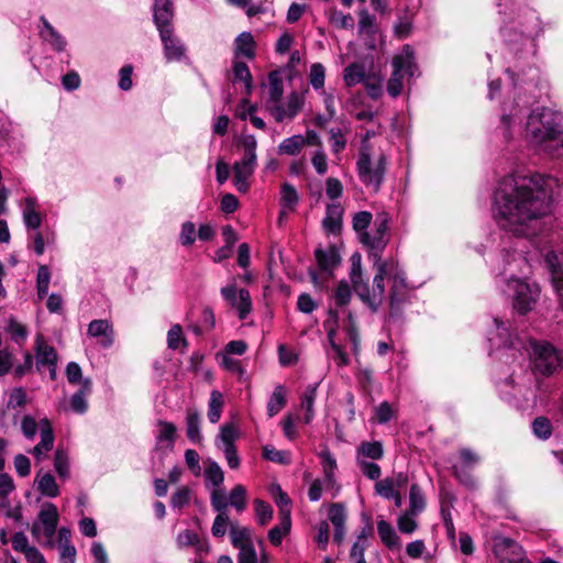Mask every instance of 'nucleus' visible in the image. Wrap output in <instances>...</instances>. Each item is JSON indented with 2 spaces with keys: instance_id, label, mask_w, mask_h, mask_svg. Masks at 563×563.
Instances as JSON below:
<instances>
[{
  "instance_id": "obj_1",
  "label": "nucleus",
  "mask_w": 563,
  "mask_h": 563,
  "mask_svg": "<svg viewBox=\"0 0 563 563\" xmlns=\"http://www.w3.org/2000/svg\"><path fill=\"white\" fill-rule=\"evenodd\" d=\"M501 178L494 195V211L501 229L516 236L531 238L540 219L552 211L554 178Z\"/></svg>"
},
{
  "instance_id": "obj_2",
  "label": "nucleus",
  "mask_w": 563,
  "mask_h": 563,
  "mask_svg": "<svg viewBox=\"0 0 563 563\" xmlns=\"http://www.w3.org/2000/svg\"><path fill=\"white\" fill-rule=\"evenodd\" d=\"M526 136L540 153L553 157L563 156V115L549 109L531 111L526 123Z\"/></svg>"
},
{
  "instance_id": "obj_3",
  "label": "nucleus",
  "mask_w": 563,
  "mask_h": 563,
  "mask_svg": "<svg viewBox=\"0 0 563 563\" xmlns=\"http://www.w3.org/2000/svg\"><path fill=\"white\" fill-rule=\"evenodd\" d=\"M391 65L394 70L387 82V92L396 98L402 91L404 76H415L417 65L415 63L413 49L409 45H405L401 53L394 56Z\"/></svg>"
},
{
  "instance_id": "obj_4",
  "label": "nucleus",
  "mask_w": 563,
  "mask_h": 563,
  "mask_svg": "<svg viewBox=\"0 0 563 563\" xmlns=\"http://www.w3.org/2000/svg\"><path fill=\"white\" fill-rule=\"evenodd\" d=\"M507 292L512 296L514 308L521 314H526L534 307L539 297V288L520 279L511 278L507 283Z\"/></svg>"
},
{
  "instance_id": "obj_5",
  "label": "nucleus",
  "mask_w": 563,
  "mask_h": 563,
  "mask_svg": "<svg viewBox=\"0 0 563 563\" xmlns=\"http://www.w3.org/2000/svg\"><path fill=\"white\" fill-rule=\"evenodd\" d=\"M533 354V368L540 375L550 376L562 365V358L558 350L548 342L536 343Z\"/></svg>"
},
{
  "instance_id": "obj_6",
  "label": "nucleus",
  "mask_w": 563,
  "mask_h": 563,
  "mask_svg": "<svg viewBox=\"0 0 563 563\" xmlns=\"http://www.w3.org/2000/svg\"><path fill=\"white\" fill-rule=\"evenodd\" d=\"M38 521L34 522L31 528L33 537L38 538L41 531V525L43 526V532L47 538L46 545L53 547V536L55 534L58 523V511L54 504L45 503L38 512Z\"/></svg>"
},
{
  "instance_id": "obj_7",
  "label": "nucleus",
  "mask_w": 563,
  "mask_h": 563,
  "mask_svg": "<svg viewBox=\"0 0 563 563\" xmlns=\"http://www.w3.org/2000/svg\"><path fill=\"white\" fill-rule=\"evenodd\" d=\"M221 295L224 300L239 312V318L244 320L252 309V300L247 289L241 288L236 290L234 284L221 288Z\"/></svg>"
},
{
  "instance_id": "obj_8",
  "label": "nucleus",
  "mask_w": 563,
  "mask_h": 563,
  "mask_svg": "<svg viewBox=\"0 0 563 563\" xmlns=\"http://www.w3.org/2000/svg\"><path fill=\"white\" fill-rule=\"evenodd\" d=\"M493 551L499 560L510 563L521 561L523 555L522 548L514 539L503 534L494 536Z\"/></svg>"
},
{
  "instance_id": "obj_9",
  "label": "nucleus",
  "mask_w": 563,
  "mask_h": 563,
  "mask_svg": "<svg viewBox=\"0 0 563 563\" xmlns=\"http://www.w3.org/2000/svg\"><path fill=\"white\" fill-rule=\"evenodd\" d=\"M174 31V27L158 31L164 48V56L168 62L180 60L186 54L184 43L175 35Z\"/></svg>"
},
{
  "instance_id": "obj_10",
  "label": "nucleus",
  "mask_w": 563,
  "mask_h": 563,
  "mask_svg": "<svg viewBox=\"0 0 563 563\" xmlns=\"http://www.w3.org/2000/svg\"><path fill=\"white\" fill-rule=\"evenodd\" d=\"M305 104V97L297 91L288 96L287 102L280 104L279 102L272 108V113L277 122H283L285 119H294L302 109Z\"/></svg>"
},
{
  "instance_id": "obj_11",
  "label": "nucleus",
  "mask_w": 563,
  "mask_h": 563,
  "mask_svg": "<svg viewBox=\"0 0 563 563\" xmlns=\"http://www.w3.org/2000/svg\"><path fill=\"white\" fill-rule=\"evenodd\" d=\"M87 334L98 339V344L103 349H109L114 342V330L110 321L106 319H96L88 324Z\"/></svg>"
},
{
  "instance_id": "obj_12",
  "label": "nucleus",
  "mask_w": 563,
  "mask_h": 563,
  "mask_svg": "<svg viewBox=\"0 0 563 563\" xmlns=\"http://www.w3.org/2000/svg\"><path fill=\"white\" fill-rule=\"evenodd\" d=\"M174 5L170 0H154L153 20L157 31L174 27Z\"/></svg>"
},
{
  "instance_id": "obj_13",
  "label": "nucleus",
  "mask_w": 563,
  "mask_h": 563,
  "mask_svg": "<svg viewBox=\"0 0 563 563\" xmlns=\"http://www.w3.org/2000/svg\"><path fill=\"white\" fill-rule=\"evenodd\" d=\"M256 142L253 137L245 140L243 144V157L234 163L235 176H247L254 172L256 161Z\"/></svg>"
},
{
  "instance_id": "obj_14",
  "label": "nucleus",
  "mask_w": 563,
  "mask_h": 563,
  "mask_svg": "<svg viewBox=\"0 0 563 563\" xmlns=\"http://www.w3.org/2000/svg\"><path fill=\"white\" fill-rule=\"evenodd\" d=\"M390 277L393 285L389 291V306L393 311H397L407 299V283L402 272L391 273Z\"/></svg>"
},
{
  "instance_id": "obj_15",
  "label": "nucleus",
  "mask_w": 563,
  "mask_h": 563,
  "mask_svg": "<svg viewBox=\"0 0 563 563\" xmlns=\"http://www.w3.org/2000/svg\"><path fill=\"white\" fill-rule=\"evenodd\" d=\"M41 441L33 448L32 454L37 461L46 457L48 451L52 450L54 443V434L51 423L47 419L40 421Z\"/></svg>"
},
{
  "instance_id": "obj_16",
  "label": "nucleus",
  "mask_w": 563,
  "mask_h": 563,
  "mask_svg": "<svg viewBox=\"0 0 563 563\" xmlns=\"http://www.w3.org/2000/svg\"><path fill=\"white\" fill-rule=\"evenodd\" d=\"M314 257L319 268L324 272L333 271L341 262L340 253L335 245H329L327 249L318 247L314 251Z\"/></svg>"
},
{
  "instance_id": "obj_17",
  "label": "nucleus",
  "mask_w": 563,
  "mask_h": 563,
  "mask_svg": "<svg viewBox=\"0 0 563 563\" xmlns=\"http://www.w3.org/2000/svg\"><path fill=\"white\" fill-rule=\"evenodd\" d=\"M299 202V195L296 188L289 183H284L280 186L279 206H280V218L288 217L290 212L296 210Z\"/></svg>"
},
{
  "instance_id": "obj_18",
  "label": "nucleus",
  "mask_w": 563,
  "mask_h": 563,
  "mask_svg": "<svg viewBox=\"0 0 563 563\" xmlns=\"http://www.w3.org/2000/svg\"><path fill=\"white\" fill-rule=\"evenodd\" d=\"M375 266L377 268V273L373 279L372 292L375 300L378 301L380 306L385 296L384 279L386 275L391 274L393 264H388L387 262H375Z\"/></svg>"
},
{
  "instance_id": "obj_19",
  "label": "nucleus",
  "mask_w": 563,
  "mask_h": 563,
  "mask_svg": "<svg viewBox=\"0 0 563 563\" xmlns=\"http://www.w3.org/2000/svg\"><path fill=\"white\" fill-rule=\"evenodd\" d=\"M231 543L235 549H249L254 547L252 540V531L247 527H241L236 521L230 523Z\"/></svg>"
},
{
  "instance_id": "obj_20",
  "label": "nucleus",
  "mask_w": 563,
  "mask_h": 563,
  "mask_svg": "<svg viewBox=\"0 0 563 563\" xmlns=\"http://www.w3.org/2000/svg\"><path fill=\"white\" fill-rule=\"evenodd\" d=\"M343 208L341 203L333 202L327 206L325 217L322 221L323 228L330 233L341 230Z\"/></svg>"
},
{
  "instance_id": "obj_21",
  "label": "nucleus",
  "mask_w": 563,
  "mask_h": 563,
  "mask_svg": "<svg viewBox=\"0 0 563 563\" xmlns=\"http://www.w3.org/2000/svg\"><path fill=\"white\" fill-rule=\"evenodd\" d=\"M201 417L196 408H188L186 410V435L195 444L202 441L200 432Z\"/></svg>"
},
{
  "instance_id": "obj_22",
  "label": "nucleus",
  "mask_w": 563,
  "mask_h": 563,
  "mask_svg": "<svg viewBox=\"0 0 563 563\" xmlns=\"http://www.w3.org/2000/svg\"><path fill=\"white\" fill-rule=\"evenodd\" d=\"M357 167L361 176H383L386 173V158L379 155L374 170L371 169V157L367 153L362 151L357 159Z\"/></svg>"
},
{
  "instance_id": "obj_23",
  "label": "nucleus",
  "mask_w": 563,
  "mask_h": 563,
  "mask_svg": "<svg viewBox=\"0 0 563 563\" xmlns=\"http://www.w3.org/2000/svg\"><path fill=\"white\" fill-rule=\"evenodd\" d=\"M360 242L369 250V255L375 260V262L382 261V253L385 249L387 241L382 235L374 232L371 233H362V239Z\"/></svg>"
},
{
  "instance_id": "obj_24",
  "label": "nucleus",
  "mask_w": 563,
  "mask_h": 563,
  "mask_svg": "<svg viewBox=\"0 0 563 563\" xmlns=\"http://www.w3.org/2000/svg\"><path fill=\"white\" fill-rule=\"evenodd\" d=\"M36 364L37 366L48 365L55 366L57 353L55 349L48 345L41 336L35 341Z\"/></svg>"
},
{
  "instance_id": "obj_25",
  "label": "nucleus",
  "mask_w": 563,
  "mask_h": 563,
  "mask_svg": "<svg viewBox=\"0 0 563 563\" xmlns=\"http://www.w3.org/2000/svg\"><path fill=\"white\" fill-rule=\"evenodd\" d=\"M37 202L33 197L25 198L23 208V221L27 229L36 230L42 224V216L36 210Z\"/></svg>"
},
{
  "instance_id": "obj_26",
  "label": "nucleus",
  "mask_w": 563,
  "mask_h": 563,
  "mask_svg": "<svg viewBox=\"0 0 563 563\" xmlns=\"http://www.w3.org/2000/svg\"><path fill=\"white\" fill-rule=\"evenodd\" d=\"M279 525L268 531V539L273 545H279L284 537L290 531V510H283Z\"/></svg>"
},
{
  "instance_id": "obj_27",
  "label": "nucleus",
  "mask_w": 563,
  "mask_h": 563,
  "mask_svg": "<svg viewBox=\"0 0 563 563\" xmlns=\"http://www.w3.org/2000/svg\"><path fill=\"white\" fill-rule=\"evenodd\" d=\"M377 531L382 542L387 548L395 549L400 547V539L390 523L385 520H379L377 522Z\"/></svg>"
},
{
  "instance_id": "obj_28",
  "label": "nucleus",
  "mask_w": 563,
  "mask_h": 563,
  "mask_svg": "<svg viewBox=\"0 0 563 563\" xmlns=\"http://www.w3.org/2000/svg\"><path fill=\"white\" fill-rule=\"evenodd\" d=\"M287 404L286 388L283 385H277L267 404V412L269 417L277 415Z\"/></svg>"
},
{
  "instance_id": "obj_29",
  "label": "nucleus",
  "mask_w": 563,
  "mask_h": 563,
  "mask_svg": "<svg viewBox=\"0 0 563 563\" xmlns=\"http://www.w3.org/2000/svg\"><path fill=\"white\" fill-rule=\"evenodd\" d=\"M254 47V37L250 32H242L235 38V56L243 55L247 58H253Z\"/></svg>"
},
{
  "instance_id": "obj_30",
  "label": "nucleus",
  "mask_w": 563,
  "mask_h": 563,
  "mask_svg": "<svg viewBox=\"0 0 563 563\" xmlns=\"http://www.w3.org/2000/svg\"><path fill=\"white\" fill-rule=\"evenodd\" d=\"M305 147L303 135L296 134L290 137L285 139L278 145V153L283 155H298L301 150Z\"/></svg>"
},
{
  "instance_id": "obj_31",
  "label": "nucleus",
  "mask_w": 563,
  "mask_h": 563,
  "mask_svg": "<svg viewBox=\"0 0 563 563\" xmlns=\"http://www.w3.org/2000/svg\"><path fill=\"white\" fill-rule=\"evenodd\" d=\"M353 289L360 299L366 303L373 311H377L379 302L375 300L373 292L369 291L368 284L364 279L352 283Z\"/></svg>"
},
{
  "instance_id": "obj_32",
  "label": "nucleus",
  "mask_w": 563,
  "mask_h": 563,
  "mask_svg": "<svg viewBox=\"0 0 563 563\" xmlns=\"http://www.w3.org/2000/svg\"><path fill=\"white\" fill-rule=\"evenodd\" d=\"M36 482L37 489L42 495L51 498L58 496L59 488L51 473H45L43 475L37 474Z\"/></svg>"
},
{
  "instance_id": "obj_33",
  "label": "nucleus",
  "mask_w": 563,
  "mask_h": 563,
  "mask_svg": "<svg viewBox=\"0 0 563 563\" xmlns=\"http://www.w3.org/2000/svg\"><path fill=\"white\" fill-rule=\"evenodd\" d=\"M268 85L269 101L277 104L284 93V82L278 70H273L268 74Z\"/></svg>"
},
{
  "instance_id": "obj_34",
  "label": "nucleus",
  "mask_w": 563,
  "mask_h": 563,
  "mask_svg": "<svg viewBox=\"0 0 563 563\" xmlns=\"http://www.w3.org/2000/svg\"><path fill=\"white\" fill-rule=\"evenodd\" d=\"M384 455L383 444L379 441L375 442H362L357 448L356 457L364 460H379Z\"/></svg>"
},
{
  "instance_id": "obj_35",
  "label": "nucleus",
  "mask_w": 563,
  "mask_h": 563,
  "mask_svg": "<svg viewBox=\"0 0 563 563\" xmlns=\"http://www.w3.org/2000/svg\"><path fill=\"white\" fill-rule=\"evenodd\" d=\"M426 508L424 495L418 484H412L409 493V510L410 514L419 515Z\"/></svg>"
},
{
  "instance_id": "obj_36",
  "label": "nucleus",
  "mask_w": 563,
  "mask_h": 563,
  "mask_svg": "<svg viewBox=\"0 0 563 563\" xmlns=\"http://www.w3.org/2000/svg\"><path fill=\"white\" fill-rule=\"evenodd\" d=\"M223 396L220 391L213 390L210 395L208 419L211 423H217L221 418L223 408Z\"/></svg>"
},
{
  "instance_id": "obj_37",
  "label": "nucleus",
  "mask_w": 563,
  "mask_h": 563,
  "mask_svg": "<svg viewBox=\"0 0 563 563\" xmlns=\"http://www.w3.org/2000/svg\"><path fill=\"white\" fill-rule=\"evenodd\" d=\"M343 79L346 86L352 87L365 80L364 66L354 63L345 67Z\"/></svg>"
},
{
  "instance_id": "obj_38",
  "label": "nucleus",
  "mask_w": 563,
  "mask_h": 563,
  "mask_svg": "<svg viewBox=\"0 0 563 563\" xmlns=\"http://www.w3.org/2000/svg\"><path fill=\"white\" fill-rule=\"evenodd\" d=\"M239 438V431L233 423H225L221 427L220 433L218 435V440L221 444L217 445L220 449L235 446L234 442Z\"/></svg>"
},
{
  "instance_id": "obj_39",
  "label": "nucleus",
  "mask_w": 563,
  "mask_h": 563,
  "mask_svg": "<svg viewBox=\"0 0 563 563\" xmlns=\"http://www.w3.org/2000/svg\"><path fill=\"white\" fill-rule=\"evenodd\" d=\"M234 80H240L245 84L246 93L250 95L252 90V75L244 62H234L232 66Z\"/></svg>"
},
{
  "instance_id": "obj_40",
  "label": "nucleus",
  "mask_w": 563,
  "mask_h": 563,
  "mask_svg": "<svg viewBox=\"0 0 563 563\" xmlns=\"http://www.w3.org/2000/svg\"><path fill=\"white\" fill-rule=\"evenodd\" d=\"M229 506L236 509L238 512H242L246 508V488L239 484L233 487L229 496Z\"/></svg>"
},
{
  "instance_id": "obj_41",
  "label": "nucleus",
  "mask_w": 563,
  "mask_h": 563,
  "mask_svg": "<svg viewBox=\"0 0 563 563\" xmlns=\"http://www.w3.org/2000/svg\"><path fill=\"white\" fill-rule=\"evenodd\" d=\"M159 432L157 435L158 443L168 442L169 445L176 440L177 437V428L174 423L158 420Z\"/></svg>"
},
{
  "instance_id": "obj_42",
  "label": "nucleus",
  "mask_w": 563,
  "mask_h": 563,
  "mask_svg": "<svg viewBox=\"0 0 563 563\" xmlns=\"http://www.w3.org/2000/svg\"><path fill=\"white\" fill-rule=\"evenodd\" d=\"M51 272L46 265H41L37 271L36 289L38 299H43L48 294Z\"/></svg>"
},
{
  "instance_id": "obj_43",
  "label": "nucleus",
  "mask_w": 563,
  "mask_h": 563,
  "mask_svg": "<svg viewBox=\"0 0 563 563\" xmlns=\"http://www.w3.org/2000/svg\"><path fill=\"white\" fill-rule=\"evenodd\" d=\"M532 430L536 437L542 440H547L552 434V423L545 417H537L532 422Z\"/></svg>"
},
{
  "instance_id": "obj_44",
  "label": "nucleus",
  "mask_w": 563,
  "mask_h": 563,
  "mask_svg": "<svg viewBox=\"0 0 563 563\" xmlns=\"http://www.w3.org/2000/svg\"><path fill=\"white\" fill-rule=\"evenodd\" d=\"M230 523L233 522L230 521L228 512L218 514L211 527L212 536L216 538H223L228 531V528L230 529Z\"/></svg>"
},
{
  "instance_id": "obj_45",
  "label": "nucleus",
  "mask_w": 563,
  "mask_h": 563,
  "mask_svg": "<svg viewBox=\"0 0 563 563\" xmlns=\"http://www.w3.org/2000/svg\"><path fill=\"white\" fill-rule=\"evenodd\" d=\"M54 468L59 477L67 478L69 476L68 454L64 450H56L54 456Z\"/></svg>"
},
{
  "instance_id": "obj_46",
  "label": "nucleus",
  "mask_w": 563,
  "mask_h": 563,
  "mask_svg": "<svg viewBox=\"0 0 563 563\" xmlns=\"http://www.w3.org/2000/svg\"><path fill=\"white\" fill-rule=\"evenodd\" d=\"M205 477L213 486L219 487L224 481V473L217 462L209 461L205 470Z\"/></svg>"
},
{
  "instance_id": "obj_47",
  "label": "nucleus",
  "mask_w": 563,
  "mask_h": 563,
  "mask_svg": "<svg viewBox=\"0 0 563 563\" xmlns=\"http://www.w3.org/2000/svg\"><path fill=\"white\" fill-rule=\"evenodd\" d=\"M255 505V515L256 520L261 526H266L273 518V508L269 504L262 499H256L254 501Z\"/></svg>"
},
{
  "instance_id": "obj_48",
  "label": "nucleus",
  "mask_w": 563,
  "mask_h": 563,
  "mask_svg": "<svg viewBox=\"0 0 563 563\" xmlns=\"http://www.w3.org/2000/svg\"><path fill=\"white\" fill-rule=\"evenodd\" d=\"M210 504L214 511L228 512L229 503L227 499L225 490L222 488H216L211 492Z\"/></svg>"
},
{
  "instance_id": "obj_49",
  "label": "nucleus",
  "mask_w": 563,
  "mask_h": 563,
  "mask_svg": "<svg viewBox=\"0 0 563 563\" xmlns=\"http://www.w3.org/2000/svg\"><path fill=\"white\" fill-rule=\"evenodd\" d=\"M325 68L320 63H314L310 67L309 80L313 89L319 90L324 86Z\"/></svg>"
},
{
  "instance_id": "obj_50",
  "label": "nucleus",
  "mask_w": 563,
  "mask_h": 563,
  "mask_svg": "<svg viewBox=\"0 0 563 563\" xmlns=\"http://www.w3.org/2000/svg\"><path fill=\"white\" fill-rule=\"evenodd\" d=\"M373 216L368 211L356 212L353 217V229L357 232L358 238L362 239V233H367L366 229L371 224Z\"/></svg>"
},
{
  "instance_id": "obj_51",
  "label": "nucleus",
  "mask_w": 563,
  "mask_h": 563,
  "mask_svg": "<svg viewBox=\"0 0 563 563\" xmlns=\"http://www.w3.org/2000/svg\"><path fill=\"white\" fill-rule=\"evenodd\" d=\"M356 463L363 475L367 478L375 481L380 477L382 471L378 464L368 462L362 457H356Z\"/></svg>"
},
{
  "instance_id": "obj_52",
  "label": "nucleus",
  "mask_w": 563,
  "mask_h": 563,
  "mask_svg": "<svg viewBox=\"0 0 563 563\" xmlns=\"http://www.w3.org/2000/svg\"><path fill=\"white\" fill-rule=\"evenodd\" d=\"M263 455L266 460L279 463V464H289L290 463V456L289 453L286 451H279L276 450L273 446L266 445L263 449Z\"/></svg>"
},
{
  "instance_id": "obj_53",
  "label": "nucleus",
  "mask_w": 563,
  "mask_h": 563,
  "mask_svg": "<svg viewBox=\"0 0 563 563\" xmlns=\"http://www.w3.org/2000/svg\"><path fill=\"white\" fill-rule=\"evenodd\" d=\"M331 23L343 30L353 29L354 26V19L351 14H345L342 11H333L330 16Z\"/></svg>"
},
{
  "instance_id": "obj_54",
  "label": "nucleus",
  "mask_w": 563,
  "mask_h": 563,
  "mask_svg": "<svg viewBox=\"0 0 563 563\" xmlns=\"http://www.w3.org/2000/svg\"><path fill=\"white\" fill-rule=\"evenodd\" d=\"M27 397L26 391L22 387H15L10 391L8 408L16 409L22 408L26 405Z\"/></svg>"
},
{
  "instance_id": "obj_55",
  "label": "nucleus",
  "mask_w": 563,
  "mask_h": 563,
  "mask_svg": "<svg viewBox=\"0 0 563 563\" xmlns=\"http://www.w3.org/2000/svg\"><path fill=\"white\" fill-rule=\"evenodd\" d=\"M352 297L351 287L347 282L341 280L334 291V299L338 306H346Z\"/></svg>"
},
{
  "instance_id": "obj_56",
  "label": "nucleus",
  "mask_w": 563,
  "mask_h": 563,
  "mask_svg": "<svg viewBox=\"0 0 563 563\" xmlns=\"http://www.w3.org/2000/svg\"><path fill=\"white\" fill-rule=\"evenodd\" d=\"M329 519L332 522V525L335 527H342L345 526L346 521V514L343 505L341 504H333L330 506L329 509Z\"/></svg>"
},
{
  "instance_id": "obj_57",
  "label": "nucleus",
  "mask_w": 563,
  "mask_h": 563,
  "mask_svg": "<svg viewBox=\"0 0 563 563\" xmlns=\"http://www.w3.org/2000/svg\"><path fill=\"white\" fill-rule=\"evenodd\" d=\"M358 19V31L360 33L373 34L375 32L376 19L369 14L366 10L360 11Z\"/></svg>"
},
{
  "instance_id": "obj_58",
  "label": "nucleus",
  "mask_w": 563,
  "mask_h": 563,
  "mask_svg": "<svg viewBox=\"0 0 563 563\" xmlns=\"http://www.w3.org/2000/svg\"><path fill=\"white\" fill-rule=\"evenodd\" d=\"M416 516L417 515L410 514L409 510H406V512L398 518V528L402 533L410 534L417 529Z\"/></svg>"
},
{
  "instance_id": "obj_59",
  "label": "nucleus",
  "mask_w": 563,
  "mask_h": 563,
  "mask_svg": "<svg viewBox=\"0 0 563 563\" xmlns=\"http://www.w3.org/2000/svg\"><path fill=\"white\" fill-rule=\"evenodd\" d=\"M191 490L188 487H180L175 494H173L170 504L174 508H183L188 505L190 500Z\"/></svg>"
},
{
  "instance_id": "obj_60",
  "label": "nucleus",
  "mask_w": 563,
  "mask_h": 563,
  "mask_svg": "<svg viewBox=\"0 0 563 563\" xmlns=\"http://www.w3.org/2000/svg\"><path fill=\"white\" fill-rule=\"evenodd\" d=\"M180 243L185 246L191 245L196 240V227L192 222L187 221L181 227Z\"/></svg>"
},
{
  "instance_id": "obj_61",
  "label": "nucleus",
  "mask_w": 563,
  "mask_h": 563,
  "mask_svg": "<svg viewBox=\"0 0 563 563\" xmlns=\"http://www.w3.org/2000/svg\"><path fill=\"white\" fill-rule=\"evenodd\" d=\"M330 134L331 150L334 154H339L345 147V137L340 129H331Z\"/></svg>"
},
{
  "instance_id": "obj_62",
  "label": "nucleus",
  "mask_w": 563,
  "mask_h": 563,
  "mask_svg": "<svg viewBox=\"0 0 563 563\" xmlns=\"http://www.w3.org/2000/svg\"><path fill=\"white\" fill-rule=\"evenodd\" d=\"M395 416V410L389 402L384 401L376 408V418L380 424L387 423Z\"/></svg>"
},
{
  "instance_id": "obj_63",
  "label": "nucleus",
  "mask_w": 563,
  "mask_h": 563,
  "mask_svg": "<svg viewBox=\"0 0 563 563\" xmlns=\"http://www.w3.org/2000/svg\"><path fill=\"white\" fill-rule=\"evenodd\" d=\"M375 489L379 496H382L386 499H390L394 496V494L397 492V490H395L393 482L390 481L389 477H387L383 481H378L375 484Z\"/></svg>"
},
{
  "instance_id": "obj_64",
  "label": "nucleus",
  "mask_w": 563,
  "mask_h": 563,
  "mask_svg": "<svg viewBox=\"0 0 563 563\" xmlns=\"http://www.w3.org/2000/svg\"><path fill=\"white\" fill-rule=\"evenodd\" d=\"M181 341H184L181 327L179 324H175L167 333L168 347L176 350L179 347Z\"/></svg>"
}]
</instances>
